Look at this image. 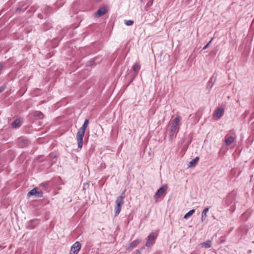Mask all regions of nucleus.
Returning a JSON list of instances; mask_svg holds the SVG:
<instances>
[{"instance_id":"nucleus-17","label":"nucleus","mask_w":254,"mask_h":254,"mask_svg":"<svg viewBox=\"0 0 254 254\" xmlns=\"http://www.w3.org/2000/svg\"><path fill=\"white\" fill-rule=\"evenodd\" d=\"M28 142V140L27 139H21L19 141V146L20 147H23L25 145H26Z\"/></svg>"},{"instance_id":"nucleus-14","label":"nucleus","mask_w":254,"mask_h":254,"mask_svg":"<svg viewBox=\"0 0 254 254\" xmlns=\"http://www.w3.org/2000/svg\"><path fill=\"white\" fill-rule=\"evenodd\" d=\"M208 210H209V208L206 207L202 211V214H201V217L202 222H203L206 219V218L207 217L206 213L208 211Z\"/></svg>"},{"instance_id":"nucleus-8","label":"nucleus","mask_w":254,"mask_h":254,"mask_svg":"<svg viewBox=\"0 0 254 254\" xmlns=\"http://www.w3.org/2000/svg\"><path fill=\"white\" fill-rule=\"evenodd\" d=\"M179 128H175L174 127H171L170 129L169 130V139L172 140L174 137H175L178 131Z\"/></svg>"},{"instance_id":"nucleus-23","label":"nucleus","mask_w":254,"mask_h":254,"mask_svg":"<svg viewBox=\"0 0 254 254\" xmlns=\"http://www.w3.org/2000/svg\"><path fill=\"white\" fill-rule=\"evenodd\" d=\"M4 89H5L4 86H0V93H1L2 92H3L4 90Z\"/></svg>"},{"instance_id":"nucleus-7","label":"nucleus","mask_w":254,"mask_h":254,"mask_svg":"<svg viewBox=\"0 0 254 254\" xmlns=\"http://www.w3.org/2000/svg\"><path fill=\"white\" fill-rule=\"evenodd\" d=\"M224 113V110L221 108H218L215 110V113L213 115V118L215 120H218L221 118Z\"/></svg>"},{"instance_id":"nucleus-12","label":"nucleus","mask_w":254,"mask_h":254,"mask_svg":"<svg viewBox=\"0 0 254 254\" xmlns=\"http://www.w3.org/2000/svg\"><path fill=\"white\" fill-rule=\"evenodd\" d=\"M199 161V157H196L195 158L191 160L188 165L189 167H194Z\"/></svg>"},{"instance_id":"nucleus-22","label":"nucleus","mask_w":254,"mask_h":254,"mask_svg":"<svg viewBox=\"0 0 254 254\" xmlns=\"http://www.w3.org/2000/svg\"><path fill=\"white\" fill-rule=\"evenodd\" d=\"M212 40H213V38H212L210 41L203 48V50H205L210 45V44L211 43L212 41Z\"/></svg>"},{"instance_id":"nucleus-21","label":"nucleus","mask_w":254,"mask_h":254,"mask_svg":"<svg viewBox=\"0 0 254 254\" xmlns=\"http://www.w3.org/2000/svg\"><path fill=\"white\" fill-rule=\"evenodd\" d=\"M34 116L37 117H41V116L42 117L43 116V114L42 112H41L40 111H36L34 113Z\"/></svg>"},{"instance_id":"nucleus-25","label":"nucleus","mask_w":254,"mask_h":254,"mask_svg":"<svg viewBox=\"0 0 254 254\" xmlns=\"http://www.w3.org/2000/svg\"><path fill=\"white\" fill-rule=\"evenodd\" d=\"M212 78H211L210 79L209 81V83H210V82H212Z\"/></svg>"},{"instance_id":"nucleus-4","label":"nucleus","mask_w":254,"mask_h":254,"mask_svg":"<svg viewBox=\"0 0 254 254\" xmlns=\"http://www.w3.org/2000/svg\"><path fill=\"white\" fill-rule=\"evenodd\" d=\"M34 196L35 197H41L43 196V192L42 191L37 190V188H35L29 191L27 193V196L30 197Z\"/></svg>"},{"instance_id":"nucleus-5","label":"nucleus","mask_w":254,"mask_h":254,"mask_svg":"<svg viewBox=\"0 0 254 254\" xmlns=\"http://www.w3.org/2000/svg\"><path fill=\"white\" fill-rule=\"evenodd\" d=\"M81 244L79 242H75L71 247L69 254H77L81 249Z\"/></svg>"},{"instance_id":"nucleus-16","label":"nucleus","mask_w":254,"mask_h":254,"mask_svg":"<svg viewBox=\"0 0 254 254\" xmlns=\"http://www.w3.org/2000/svg\"><path fill=\"white\" fill-rule=\"evenodd\" d=\"M234 138L232 136H229L228 137L226 138L225 140L226 145H231L232 143V142L234 141Z\"/></svg>"},{"instance_id":"nucleus-3","label":"nucleus","mask_w":254,"mask_h":254,"mask_svg":"<svg viewBox=\"0 0 254 254\" xmlns=\"http://www.w3.org/2000/svg\"><path fill=\"white\" fill-rule=\"evenodd\" d=\"M157 235L158 234L157 233H151L148 236V239L145 244V246L147 247H149L152 246L155 243V241L157 237Z\"/></svg>"},{"instance_id":"nucleus-15","label":"nucleus","mask_w":254,"mask_h":254,"mask_svg":"<svg viewBox=\"0 0 254 254\" xmlns=\"http://www.w3.org/2000/svg\"><path fill=\"white\" fill-rule=\"evenodd\" d=\"M140 241L139 240H136L133 241L132 242H131L130 244L128 249V250L132 249L133 248L136 247L140 243Z\"/></svg>"},{"instance_id":"nucleus-26","label":"nucleus","mask_w":254,"mask_h":254,"mask_svg":"<svg viewBox=\"0 0 254 254\" xmlns=\"http://www.w3.org/2000/svg\"><path fill=\"white\" fill-rule=\"evenodd\" d=\"M191 0H186V1L188 3L190 2V1H191Z\"/></svg>"},{"instance_id":"nucleus-19","label":"nucleus","mask_w":254,"mask_h":254,"mask_svg":"<svg viewBox=\"0 0 254 254\" xmlns=\"http://www.w3.org/2000/svg\"><path fill=\"white\" fill-rule=\"evenodd\" d=\"M195 212L194 209H191L190 211H189L188 212H187L184 216V219H188L190 216H191Z\"/></svg>"},{"instance_id":"nucleus-13","label":"nucleus","mask_w":254,"mask_h":254,"mask_svg":"<svg viewBox=\"0 0 254 254\" xmlns=\"http://www.w3.org/2000/svg\"><path fill=\"white\" fill-rule=\"evenodd\" d=\"M21 121L20 119H16L11 124V127L13 128H16L19 127L21 125Z\"/></svg>"},{"instance_id":"nucleus-2","label":"nucleus","mask_w":254,"mask_h":254,"mask_svg":"<svg viewBox=\"0 0 254 254\" xmlns=\"http://www.w3.org/2000/svg\"><path fill=\"white\" fill-rule=\"evenodd\" d=\"M124 197L121 195L119 196L116 200V205L115 207V216L118 215L121 211V208L124 204Z\"/></svg>"},{"instance_id":"nucleus-18","label":"nucleus","mask_w":254,"mask_h":254,"mask_svg":"<svg viewBox=\"0 0 254 254\" xmlns=\"http://www.w3.org/2000/svg\"><path fill=\"white\" fill-rule=\"evenodd\" d=\"M202 247L205 248H210L212 245L211 241L208 240L205 242H204L201 244Z\"/></svg>"},{"instance_id":"nucleus-6","label":"nucleus","mask_w":254,"mask_h":254,"mask_svg":"<svg viewBox=\"0 0 254 254\" xmlns=\"http://www.w3.org/2000/svg\"><path fill=\"white\" fill-rule=\"evenodd\" d=\"M167 189V185H164L161 187H160L155 193L154 197L158 198L161 196V195L165 192V191Z\"/></svg>"},{"instance_id":"nucleus-1","label":"nucleus","mask_w":254,"mask_h":254,"mask_svg":"<svg viewBox=\"0 0 254 254\" xmlns=\"http://www.w3.org/2000/svg\"><path fill=\"white\" fill-rule=\"evenodd\" d=\"M89 124V120L86 119L82 127L79 129L76 134V139L78 148H81L83 145V138L84 137L85 129Z\"/></svg>"},{"instance_id":"nucleus-10","label":"nucleus","mask_w":254,"mask_h":254,"mask_svg":"<svg viewBox=\"0 0 254 254\" xmlns=\"http://www.w3.org/2000/svg\"><path fill=\"white\" fill-rule=\"evenodd\" d=\"M132 69L133 72L135 73V75L136 76L140 69V65L139 64V63L136 62L135 63H134L132 66Z\"/></svg>"},{"instance_id":"nucleus-9","label":"nucleus","mask_w":254,"mask_h":254,"mask_svg":"<svg viewBox=\"0 0 254 254\" xmlns=\"http://www.w3.org/2000/svg\"><path fill=\"white\" fill-rule=\"evenodd\" d=\"M107 10L105 7H102L99 8L97 12L95 13V16L96 17H99L106 13Z\"/></svg>"},{"instance_id":"nucleus-20","label":"nucleus","mask_w":254,"mask_h":254,"mask_svg":"<svg viewBox=\"0 0 254 254\" xmlns=\"http://www.w3.org/2000/svg\"><path fill=\"white\" fill-rule=\"evenodd\" d=\"M124 22L125 24L127 26H131L133 23V21L131 20H125Z\"/></svg>"},{"instance_id":"nucleus-11","label":"nucleus","mask_w":254,"mask_h":254,"mask_svg":"<svg viewBox=\"0 0 254 254\" xmlns=\"http://www.w3.org/2000/svg\"><path fill=\"white\" fill-rule=\"evenodd\" d=\"M181 119V118L180 116H177L175 118V119L174 120L171 127L179 128L178 127V126L179 125Z\"/></svg>"},{"instance_id":"nucleus-24","label":"nucleus","mask_w":254,"mask_h":254,"mask_svg":"<svg viewBox=\"0 0 254 254\" xmlns=\"http://www.w3.org/2000/svg\"><path fill=\"white\" fill-rule=\"evenodd\" d=\"M36 221L35 220H33L30 222V223H34V224L36 223Z\"/></svg>"}]
</instances>
